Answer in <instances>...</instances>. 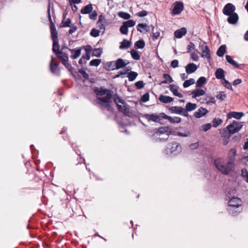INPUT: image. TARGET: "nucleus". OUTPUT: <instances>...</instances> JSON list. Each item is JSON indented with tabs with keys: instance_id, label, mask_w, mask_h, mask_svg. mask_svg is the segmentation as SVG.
Segmentation results:
<instances>
[{
	"instance_id": "obj_1",
	"label": "nucleus",
	"mask_w": 248,
	"mask_h": 248,
	"mask_svg": "<svg viewBox=\"0 0 248 248\" xmlns=\"http://www.w3.org/2000/svg\"><path fill=\"white\" fill-rule=\"evenodd\" d=\"M236 155V151L234 148L230 150L228 156V161L225 164L224 159L218 158L215 160L214 164L217 169L223 174L228 175L231 172H233L235 169V160Z\"/></svg>"
},
{
	"instance_id": "obj_2",
	"label": "nucleus",
	"mask_w": 248,
	"mask_h": 248,
	"mask_svg": "<svg viewBox=\"0 0 248 248\" xmlns=\"http://www.w3.org/2000/svg\"><path fill=\"white\" fill-rule=\"evenodd\" d=\"M93 92L96 93L97 96H102L106 94L105 96L97 97V103L102 107L107 108L108 110L111 108L110 100L113 96V91L107 89L104 87H100V88H95L93 89Z\"/></svg>"
},
{
	"instance_id": "obj_3",
	"label": "nucleus",
	"mask_w": 248,
	"mask_h": 248,
	"mask_svg": "<svg viewBox=\"0 0 248 248\" xmlns=\"http://www.w3.org/2000/svg\"><path fill=\"white\" fill-rule=\"evenodd\" d=\"M56 56L61 61L62 63L65 67V68L71 73L73 74L74 68L71 64L68 62V55L63 52L62 50H57Z\"/></svg>"
},
{
	"instance_id": "obj_4",
	"label": "nucleus",
	"mask_w": 248,
	"mask_h": 248,
	"mask_svg": "<svg viewBox=\"0 0 248 248\" xmlns=\"http://www.w3.org/2000/svg\"><path fill=\"white\" fill-rule=\"evenodd\" d=\"M165 151L167 154L176 155L181 151V146L179 143L173 142L168 144Z\"/></svg>"
},
{
	"instance_id": "obj_5",
	"label": "nucleus",
	"mask_w": 248,
	"mask_h": 248,
	"mask_svg": "<svg viewBox=\"0 0 248 248\" xmlns=\"http://www.w3.org/2000/svg\"><path fill=\"white\" fill-rule=\"evenodd\" d=\"M243 125V123L233 121L232 123L227 126V128L229 133L232 135L238 132L242 128Z\"/></svg>"
},
{
	"instance_id": "obj_6",
	"label": "nucleus",
	"mask_w": 248,
	"mask_h": 248,
	"mask_svg": "<svg viewBox=\"0 0 248 248\" xmlns=\"http://www.w3.org/2000/svg\"><path fill=\"white\" fill-rule=\"evenodd\" d=\"M163 114L164 113H160L159 115L155 114H145L142 117L145 118L148 122H154L155 123H159L161 119H163Z\"/></svg>"
},
{
	"instance_id": "obj_7",
	"label": "nucleus",
	"mask_w": 248,
	"mask_h": 248,
	"mask_svg": "<svg viewBox=\"0 0 248 248\" xmlns=\"http://www.w3.org/2000/svg\"><path fill=\"white\" fill-rule=\"evenodd\" d=\"M200 48L202 51V57L206 58L208 61L211 59L210 50L207 45L204 44L200 45Z\"/></svg>"
},
{
	"instance_id": "obj_8",
	"label": "nucleus",
	"mask_w": 248,
	"mask_h": 248,
	"mask_svg": "<svg viewBox=\"0 0 248 248\" xmlns=\"http://www.w3.org/2000/svg\"><path fill=\"white\" fill-rule=\"evenodd\" d=\"M169 110L172 113L179 114L186 117L188 116V114L185 109L181 107L172 106L169 108Z\"/></svg>"
},
{
	"instance_id": "obj_9",
	"label": "nucleus",
	"mask_w": 248,
	"mask_h": 248,
	"mask_svg": "<svg viewBox=\"0 0 248 248\" xmlns=\"http://www.w3.org/2000/svg\"><path fill=\"white\" fill-rule=\"evenodd\" d=\"M48 0V4L47 13L48 19V20L50 23V33H51V34H55L54 33L57 32V31L56 29L55 25L54 23L52 21L51 15H50V5H51L50 2V0Z\"/></svg>"
},
{
	"instance_id": "obj_10",
	"label": "nucleus",
	"mask_w": 248,
	"mask_h": 248,
	"mask_svg": "<svg viewBox=\"0 0 248 248\" xmlns=\"http://www.w3.org/2000/svg\"><path fill=\"white\" fill-rule=\"evenodd\" d=\"M55 34H51V39L53 42L52 45V51L56 55V53L57 52V50H60L59 48V40L58 38V32L54 33Z\"/></svg>"
},
{
	"instance_id": "obj_11",
	"label": "nucleus",
	"mask_w": 248,
	"mask_h": 248,
	"mask_svg": "<svg viewBox=\"0 0 248 248\" xmlns=\"http://www.w3.org/2000/svg\"><path fill=\"white\" fill-rule=\"evenodd\" d=\"M184 9V4L181 1H176L172 11V15H177L180 14Z\"/></svg>"
},
{
	"instance_id": "obj_12",
	"label": "nucleus",
	"mask_w": 248,
	"mask_h": 248,
	"mask_svg": "<svg viewBox=\"0 0 248 248\" xmlns=\"http://www.w3.org/2000/svg\"><path fill=\"white\" fill-rule=\"evenodd\" d=\"M235 9L236 8L234 5L232 3H228L224 6L223 9V13L224 15L228 16L234 13Z\"/></svg>"
},
{
	"instance_id": "obj_13",
	"label": "nucleus",
	"mask_w": 248,
	"mask_h": 248,
	"mask_svg": "<svg viewBox=\"0 0 248 248\" xmlns=\"http://www.w3.org/2000/svg\"><path fill=\"white\" fill-rule=\"evenodd\" d=\"M50 70L54 74L58 76L60 75V69L59 67V64L54 63L53 57H51V59L49 63Z\"/></svg>"
},
{
	"instance_id": "obj_14",
	"label": "nucleus",
	"mask_w": 248,
	"mask_h": 248,
	"mask_svg": "<svg viewBox=\"0 0 248 248\" xmlns=\"http://www.w3.org/2000/svg\"><path fill=\"white\" fill-rule=\"evenodd\" d=\"M185 68L186 74H190L196 71L198 66L195 63H190L185 67Z\"/></svg>"
},
{
	"instance_id": "obj_15",
	"label": "nucleus",
	"mask_w": 248,
	"mask_h": 248,
	"mask_svg": "<svg viewBox=\"0 0 248 248\" xmlns=\"http://www.w3.org/2000/svg\"><path fill=\"white\" fill-rule=\"evenodd\" d=\"M228 16L227 21L230 24H235L238 22L239 16L236 13H234Z\"/></svg>"
},
{
	"instance_id": "obj_16",
	"label": "nucleus",
	"mask_w": 248,
	"mask_h": 248,
	"mask_svg": "<svg viewBox=\"0 0 248 248\" xmlns=\"http://www.w3.org/2000/svg\"><path fill=\"white\" fill-rule=\"evenodd\" d=\"M241 201L238 198L233 197L229 202V206L239 207L241 205Z\"/></svg>"
},
{
	"instance_id": "obj_17",
	"label": "nucleus",
	"mask_w": 248,
	"mask_h": 248,
	"mask_svg": "<svg viewBox=\"0 0 248 248\" xmlns=\"http://www.w3.org/2000/svg\"><path fill=\"white\" fill-rule=\"evenodd\" d=\"M207 112L208 110L206 108L201 107L198 109V111L194 113V116L196 118H200L204 116Z\"/></svg>"
},
{
	"instance_id": "obj_18",
	"label": "nucleus",
	"mask_w": 248,
	"mask_h": 248,
	"mask_svg": "<svg viewBox=\"0 0 248 248\" xmlns=\"http://www.w3.org/2000/svg\"><path fill=\"white\" fill-rule=\"evenodd\" d=\"M187 32V30L186 28L183 27L180 29L177 30L174 33V36L177 38H181L185 35Z\"/></svg>"
},
{
	"instance_id": "obj_19",
	"label": "nucleus",
	"mask_w": 248,
	"mask_h": 248,
	"mask_svg": "<svg viewBox=\"0 0 248 248\" xmlns=\"http://www.w3.org/2000/svg\"><path fill=\"white\" fill-rule=\"evenodd\" d=\"M162 115L163 118L169 120L171 123H179L181 122V118L179 117H171L165 113Z\"/></svg>"
},
{
	"instance_id": "obj_20",
	"label": "nucleus",
	"mask_w": 248,
	"mask_h": 248,
	"mask_svg": "<svg viewBox=\"0 0 248 248\" xmlns=\"http://www.w3.org/2000/svg\"><path fill=\"white\" fill-rule=\"evenodd\" d=\"M215 76L217 79H220L221 81H223L225 78V71L221 68H217L215 72Z\"/></svg>"
},
{
	"instance_id": "obj_21",
	"label": "nucleus",
	"mask_w": 248,
	"mask_h": 248,
	"mask_svg": "<svg viewBox=\"0 0 248 248\" xmlns=\"http://www.w3.org/2000/svg\"><path fill=\"white\" fill-rule=\"evenodd\" d=\"M244 115V113L243 112H238L235 111H232L229 113L227 114V118L231 119L232 118H235L237 120L240 119Z\"/></svg>"
},
{
	"instance_id": "obj_22",
	"label": "nucleus",
	"mask_w": 248,
	"mask_h": 248,
	"mask_svg": "<svg viewBox=\"0 0 248 248\" xmlns=\"http://www.w3.org/2000/svg\"><path fill=\"white\" fill-rule=\"evenodd\" d=\"M128 63H126L124 60L121 58L118 59L115 61V68L119 69L124 67Z\"/></svg>"
},
{
	"instance_id": "obj_23",
	"label": "nucleus",
	"mask_w": 248,
	"mask_h": 248,
	"mask_svg": "<svg viewBox=\"0 0 248 248\" xmlns=\"http://www.w3.org/2000/svg\"><path fill=\"white\" fill-rule=\"evenodd\" d=\"M123 106L121 105H118V109L119 111L121 112L124 114H127L129 113L130 109L129 106L125 103L124 104H123Z\"/></svg>"
},
{
	"instance_id": "obj_24",
	"label": "nucleus",
	"mask_w": 248,
	"mask_h": 248,
	"mask_svg": "<svg viewBox=\"0 0 248 248\" xmlns=\"http://www.w3.org/2000/svg\"><path fill=\"white\" fill-rule=\"evenodd\" d=\"M104 68L107 71H111L116 70L115 61L108 62L105 63Z\"/></svg>"
},
{
	"instance_id": "obj_25",
	"label": "nucleus",
	"mask_w": 248,
	"mask_h": 248,
	"mask_svg": "<svg viewBox=\"0 0 248 248\" xmlns=\"http://www.w3.org/2000/svg\"><path fill=\"white\" fill-rule=\"evenodd\" d=\"M178 87L176 86L174 84H171L169 86L170 91L173 93V94L180 98H182L183 95L182 93L178 92Z\"/></svg>"
},
{
	"instance_id": "obj_26",
	"label": "nucleus",
	"mask_w": 248,
	"mask_h": 248,
	"mask_svg": "<svg viewBox=\"0 0 248 248\" xmlns=\"http://www.w3.org/2000/svg\"><path fill=\"white\" fill-rule=\"evenodd\" d=\"M68 50L71 52L72 53H74L73 55L71 56L72 59H76L78 58L81 54V48H75L71 49L69 48Z\"/></svg>"
},
{
	"instance_id": "obj_27",
	"label": "nucleus",
	"mask_w": 248,
	"mask_h": 248,
	"mask_svg": "<svg viewBox=\"0 0 248 248\" xmlns=\"http://www.w3.org/2000/svg\"><path fill=\"white\" fill-rule=\"evenodd\" d=\"M205 92L202 89H198L193 91L191 93L193 98H196L205 94Z\"/></svg>"
},
{
	"instance_id": "obj_28",
	"label": "nucleus",
	"mask_w": 248,
	"mask_h": 248,
	"mask_svg": "<svg viewBox=\"0 0 248 248\" xmlns=\"http://www.w3.org/2000/svg\"><path fill=\"white\" fill-rule=\"evenodd\" d=\"M159 100L162 103L166 104L171 102L173 100V99L172 97L169 96L160 95L159 97Z\"/></svg>"
},
{
	"instance_id": "obj_29",
	"label": "nucleus",
	"mask_w": 248,
	"mask_h": 248,
	"mask_svg": "<svg viewBox=\"0 0 248 248\" xmlns=\"http://www.w3.org/2000/svg\"><path fill=\"white\" fill-rule=\"evenodd\" d=\"M131 45V43L127 40L124 39L123 41L121 43V45L119 46L120 49H125L128 48Z\"/></svg>"
},
{
	"instance_id": "obj_30",
	"label": "nucleus",
	"mask_w": 248,
	"mask_h": 248,
	"mask_svg": "<svg viewBox=\"0 0 248 248\" xmlns=\"http://www.w3.org/2000/svg\"><path fill=\"white\" fill-rule=\"evenodd\" d=\"M93 8V5L91 3H90L84 7L81 10L80 12L82 14H90L92 11Z\"/></svg>"
},
{
	"instance_id": "obj_31",
	"label": "nucleus",
	"mask_w": 248,
	"mask_h": 248,
	"mask_svg": "<svg viewBox=\"0 0 248 248\" xmlns=\"http://www.w3.org/2000/svg\"><path fill=\"white\" fill-rule=\"evenodd\" d=\"M163 77L165 79L161 81V82L159 83V85H161L162 84H166L168 82L171 83L173 81L172 78L168 74H164L163 75Z\"/></svg>"
},
{
	"instance_id": "obj_32",
	"label": "nucleus",
	"mask_w": 248,
	"mask_h": 248,
	"mask_svg": "<svg viewBox=\"0 0 248 248\" xmlns=\"http://www.w3.org/2000/svg\"><path fill=\"white\" fill-rule=\"evenodd\" d=\"M65 17L64 16L63 19L61 22V24L60 25V28H66L70 27V24L71 22V20L70 18H68L66 20Z\"/></svg>"
},
{
	"instance_id": "obj_33",
	"label": "nucleus",
	"mask_w": 248,
	"mask_h": 248,
	"mask_svg": "<svg viewBox=\"0 0 248 248\" xmlns=\"http://www.w3.org/2000/svg\"><path fill=\"white\" fill-rule=\"evenodd\" d=\"M145 45V42L143 40L140 39L135 43L134 47L136 49H142Z\"/></svg>"
},
{
	"instance_id": "obj_34",
	"label": "nucleus",
	"mask_w": 248,
	"mask_h": 248,
	"mask_svg": "<svg viewBox=\"0 0 248 248\" xmlns=\"http://www.w3.org/2000/svg\"><path fill=\"white\" fill-rule=\"evenodd\" d=\"M226 61L228 63H229L230 64L233 65L234 67L236 68H239V64L237 63L236 62L234 61L231 56L230 55H226Z\"/></svg>"
},
{
	"instance_id": "obj_35",
	"label": "nucleus",
	"mask_w": 248,
	"mask_h": 248,
	"mask_svg": "<svg viewBox=\"0 0 248 248\" xmlns=\"http://www.w3.org/2000/svg\"><path fill=\"white\" fill-rule=\"evenodd\" d=\"M226 46L225 45H221L218 49L217 54L219 57H222L226 53Z\"/></svg>"
},
{
	"instance_id": "obj_36",
	"label": "nucleus",
	"mask_w": 248,
	"mask_h": 248,
	"mask_svg": "<svg viewBox=\"0 0 248 248\" xmlns=\"http://www.w3.org/2000/svg\"><path fill=\"white\" fill-rule=\"evenodd\" d=\"M140 27H145L144 30H145L146 32H149L150 31V26H148L145 23H139L137 26V29L138 31L142 32V30L140 29Z\"/></svg>"
},
{
	"instance_id": "obj_37",
	"label": "nucleus",
	"mask_w": 248,
	"mask_h": 248,
	"mask_svg": "<svg viewBox=\"0 0 248 248\" xmlns=\"http://www.w3.org/2000/svg\"><path fill=\"white\" fill-rule=\"evenodd\" d=\"M196 108L197 105L196 104L188 102L186 105L185 110L187 112V111H191L195 109Z\"/></svg>"
},
{
	"instance_id": "obj_38",
	"label": "nucleus",
	"mask_w": 248,
	"mask_h": 248,
	"mask_svg": "<svg viewBox=\"0 0 248 248\" xmlns=\"http://www.w3.org/2000/svg\"><path fill=\"white\" fill-rule=\"evenodd\" d=\"M239 208V207H235L233 206H229L228 210L230 214L232 215L233 216H235L238 214V213L240 212V211H239L238 209Z\"/></svg>"
},
{
	"instance_id": "obj_39",
	"label": "nucleus",
	"mask_w": 248,
	"mask_h": 248,
	"mask_svg": "<svg viewBox=\"0 0 248 248\" xmlns=\"http://www.w3.org/2000/svg\"><path fill=\"white\" fill-rule=\"evenodd\" d=\"M206 82V78L204 77H200L196 82V87H201Z\"/></svg>"
},
{
	"instance_id": "obj_40",
	"label": "nucleus",
	"mask_w": 248,
	"mask_h": 248,
	"mask_svg": "<svg viewBox=\"0 0 248 248\" xmlns=\"http://www.w3.org/2000/svg\"><path fill=\"white\" fill-rule=\"evenodd\" d=\"M220 134L222 137L229 139L231 136V134L229 133V131L227 130V127L221 129L220 131Z\"/></svg>"
},
{
	"instance_id": "obj_41",
	"label": "nucleus",
	"mask_w": 248,
	"mask_h": 248,
	"mask_svg": "<svg viewBox=\"0 0 248 248\" xmlns=\"http://www.w3.org/2000/svg\"><path fill=\"white\" fill-rule=\"evenodd\" d=\"M102 48H94L93 50L92 56H95L96 57H100L102 53Z\"/></svg>"
},
{
	"instance_id": "obj_42",
	"label": "nucleus",
	"mask_w": 248,
	"mask_h": 248,
	"mask_svg": "<svg viewBox=\"0 0 248 248\" xmlns=\"http://www.w3.org/2000/svg\"><path fill=\"white\" fill-rule=\"evenodd\" d=\"M114 102L115 104H116L117 107L118 105H119V103H121L122 104H124L125 103L124 100L122 99L117 94H115L114 95Z\"/></svg>"
},
{
	"instance_id": "obj_43",
	"label": "nucleus",
	"mask_w": 248,
	"mask_h": 248,
	"mask_svg": "<svg viewBox=\"0 0 248 248\" xmlns=\"http://www.w3.org/2000/svg\"><path fill=\"white\" fill-rule=\"evenodd\" d=\"M130 54L132 58L135 60H139L140 59V55L138 53V52L132 49L130 51Z\"/></svg>"
},
{
	"instance_id": "obj_44",
	"label": "nucleus",
	"mask_w": 248,
	"mask_h": 248,
	"mask_svg": "<svg viewBox=\"0 0 248 248\" xmlns=\"http://www.w3.org/2000/svg\"><path fill=\"white\" fill-rule=\"evenodd\" d=\"M128 74V80L130 81L134 80L138 76V73L136 72L131 71Z\"/></svg>"
},
{
	"instance_id": "obj_45",
	"label": "nucleus",
	"mask_w": 248,
	"mask_h": 248,
	"mask_svg": "<svg viewBox=\"0 0 248 248\" xmlns=\"http://www.w3.org/2000/svg\"><path fill=\"white\" fill-rule=\"evenodd\" d=\"M120 31L122 34L127 35L128 32V28L123 23L122 25L120 28Z\"/></svg>"
},
{
	"instance_id": "obj_46",
	"label": "nucleus",
	"mask_w": 248,
	"mask_h": 248,
	"mask_svg": "<svg viewBox=\"0 0 248 248\" xmlns=\"http://www.w3.org/2000/svg\"><path fill=\"white\" fill-rule=\"evenodd\" d=\"M118 15L119 17L124 19H128L130 17V15L129 14L124 12H119Z\"/></svg>"
},
{
	"instance_id": "obj_47",
	"label": "nucleus",
	"mask_w": 248,
	"mask_h": 248,
	"mask_svg": "<svg viewBox=\"0 0 248 248\" xmlns=\"http://www.w3.org/2000/svg\"><path fill=\"white\" fill-rule=\"evenodd\" d=\"M195 80L193 78H190L188 80H186L183 83V87L184 88H187L190 85L194 84Z\"/></svg>"
},
{
	"instance_id": "obj_48",
	"label": "nucleus",
	"mask_w": 248,
	"mask_h": 248,
	"mask_svg": "<svg viewBox=\"0 0 248 248\" xmlns=\"http://www.w3.org/2000/svg\"><path fill=\"white\" fill-rule=\"evenodd\" d=\"M85 50L87 53V60H89L90 59V52L92 50V47L90 45H87L85 47Z\"/></svg>"
},
{
	"instance_id": "obj_49",
	"label": "nucleus",
	"mask_w": 248,
	"mask_h": 248,
	"mask_svg": "<svg viewBox=\"0 0 248 248\" xmlns=\"http://www.w3.org/2000/svg\"><path fill=\"white\" fill-rule=\"evenodd\" d=\"M101 59H94L90 62V65L92 66H98L101 63Z\"/></svg>"
},
{
	"instance_id": "obj_50",
	"label": "nucleus",
	"mask_w": 248,
	"mask_h": 248,
	"mask_svg": "<svg viewBox=\"0 0 248 248\" xmlns=\"http://www.w3.org/2000/svg\"><path fill=\"white\" fill-rule=\"evenodd\" d=\"M222 122V120L220 118H215L213 120V126L214 127H217Z\"/></svg>"
},
{
	"instance_id": "obj_51",
	"label": "nucleus",
	"mask_w": 248,
	"mask_h": 248,
	"mask_svg": "<svg viewBox=\"0 0 248 248\" xmlns=\"http://www.w3.org/2000/svg\"><path fill=\"white\" fill-rule=\"evenodd\" d=\"M100 32V31L99 30L96 29L95 28H93L91 30L90 34L91 36L93 37H96L99 36Z\"/></svg>"
},
{
	"instance_id": "obj_52",
	"label": "nucleus",
	"mask_w": 248,
	"mask_h": 248,
	"mask_svg": "<svg viewBox=\"0 0 248 248\" xmlns=\"http://www.w3.org/2000/svg\"><path fill=\"white\" fill-rule=\"evenodd\" d=\"M226 97V95L224 92H219L216 95L217 98L221 101H223Z\"/></svg>"
},
{
	"instance_id": "obj_53",
	"label": "nucleus",
	"mask_w": 248,
	"mask_h": 248,
	"mask_svg": "<svg viewBox=\"0 0 248 248\" xmlns=\"http://www.w3.org/2000/svg\"><path fill=\"white\" fill-rule=\"evenodd\" d=\"M128 28L132 27L135 26L136 22L133 20H128L123 22Z\"/></svg>"
},
{
	"instance_id": "obj_54",
	"label": "nucleus",
	"mask_w": 248,
	"mask_h": 248,
	"mask_svg": "<svg viewBox=\"0 0 248 248\" xmlns=\"http://www.w3.org/2000/svg\"><path fill=\"white\" fill-rule=\"evenodd\" d=\"M222 83L223 85V86L226 88L232 90V84L226 79L223 80V81H222Z\"/></svg>"
},
{
	"instance_id": "obj_55",
	"label": "nucleus",
	"mask_w": 248,
	"mask_h": 248,
	"mask_svg": "<svg viewBox=\"0 0 248 248\" xmlns=\"http://www.w3.org/2000/svg\"><path fill=\"white\" fill-rule=\"evenodd\" d=\"M97 16V13L96 11H92L89 14V18L93 20L96 19Z\"/></svg>"
},
{
	"instance_id": "obj_56",
	"label": "nucleus",
	"mask_w": 248,
	"mask_h": 248,
	"mask_svg": "<svg viewBox=\"0 0 248 248\" xmlns=\"http://www.w3.org/2000/svg\"><path fill=\"white\" fill-rule=\"evenodd\" d=\"M242 176L246 179V181L248 183V171L246 169H243L241 170Z\"/></svg>"
},
{
	"instance_id": "obj_57",
	"label": "nucleus",
	"mask_w": 248,
	"mask_h": 248,
	"mask_svg": "<svg viewBox=\"0 0 248 248\" xmlns=\"http://www.w3.org/2000/svg\"><path fill=\"white\" fill-rule=\"evenodd\" d=\"M145 84L143 81H138L135 83V86L138 89H140L144 87Z\"/></svg>"
},
{
	"instance_id": "obj_58",
	"label": "nucleus",
	"mask_w": 248,
	"mask_h": 248,
	"mask_svg": "<svg viewBox=\"0 0 248 248\" xmlns=\"http://www.w3.org/2000/svg\"><path fill=\"white\" fill-rule=\"evenodd\" d=\"M152 27L153 28V30H152V32H153V36H152V38L154 40H156L158 37L160 35V32H158V31H156V32H154V27H153V26H152Z\"/></svg>"
},
{
	"instance_id": "obj_59",
	"label": "nucleus",
	"mask_w": 248,
	"mask_h": 248,
	"mask_svg": "<svg viewBox=\"0 0 248 248\" xmlns=\"http://www.w3.org/2000/svg\"><path fill=\"white\" fill-rule=\"evenodd\" d=\"M149 100V94L147 93L144 94L141 97V100L143 102H146Z\"/></svg>"
},
{
	"instance_id": "obj_60",
	"label": "nucleus",
	"mask_w": 248,
	"mask_h": 248,
	"mask_svg": "<svg viewBox=\"0 0 248 248\" xmlns=\"http://www.w3.org/2000/svg\"><path fill=\"white\" fill-rule=\"evenodd\" d=\"M78 72L82 76V77L86 79H88L89 78V76L87 73L85 71L79 69Z\"/></svg>"
},
{
	"instance_id": "obj_61",
	"label": "nucleus",
	"mask_w": 248,
	"mask_h": 248,
	"mask_svg": "<svg viewBox=\"0 0 248 248\" xmlns=\"http://www.w3.org/2000/svg\"><path fill=\"white\" fill-rule=\"evenodd\" d=\"M190 58L194 61L197 62L199 61V56L195 52H192L190 54Z\"/></svg>"
},
{
	"instance_id": "obj_62",
	"label": "nucleus",
	"mask_w": 248,
	"mask_h": 248,
	"mask_svg": "<svg viewBox=\"0 0 248 248\" xmlns=\"http://www.w3.org/2000/svg\"><path fill=\"white\" fill-rule=\"evenodd\" d=\"M195 44L193 43L190 42V44L187 45V52L189 53L190 52L192 49H195Z\"/></svg>"
},
{
	"instance_id": "obj_63",
	"label": "nucleus",
	"mask_w": 248,
	"mask_h": 248,
	"mask_svg": "<svg viewBox=\"0 0 248 248\" xmlns=\"http://www.w3.org/2000/svg\"><path fill=\"white\" fill-rule=\"evenodd\" d=\"M211 127V124H204L202 126V129L204 131H207Z\"/></svg>"
},
{
	"instance_id": "obj_64",
	"label": "nucleus",
	"mask_w": 248,
	"mask_h": 248,
	"mask_svg": "<svg viewBox=\"0 0 248 248\" xmlns=\"http://www.w3.org/2000/svg\"><path fill=\"white\" fill-rule=\"evenodd\" d=\"M177 135L180 137H186L189 135V133L188 131H185V132H178Z\"/></svg>"
}]
</instances>
